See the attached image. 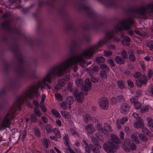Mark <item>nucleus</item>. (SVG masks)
<instances>
[{
    "mask_svg": "<svg viewBox=\"0 0 153 153\" xmlns=\"http://www.w3.org/2000/svg\"><path fill=\"white\" fill-rule=\"evenodd\" d=\"M130 140L129 139H126L123 144L122 148L126 152H128L130 151V149L127 146H129L132 150H135L136 149V146L133 143L130 144Z\"/></svg>",
    "mask_w": 153,
    "mask_h": 153,
    "instance_id": "nucleus-6",
    "label": "nucleus"
},
{
    "mask_svg": "<svg viewBox=\"0 0 153 153\" xmlns=\"http://www.w3.org/2000/svg\"><path fill=\"white\" fill-rule=\"evenodd\" d=\"M132 116L135 118L137 120L140 119V118L139 117L138 114L137 113H133L132 114Z\"/></svg>",
    "mask_w": 153,
    "mask_h": 153,
    "instance_id": "nucleus-63",
    "label": "nucleus"
},
{
    "mask_svg": "<svg viewBox=\"0 0 153 153\" xmlns=\"http://www.w3.org/2000/svg\"><path fill=\"white\" fill-rule=\"evenodd\" d=\"M127 83L128 86L130 87H133L134 86V84L133 82L130 80L127 81Z\"/></svg>",
    "mask_w": 153,
    "mask_h": 153,
    "instance_id": "nucleus-57",
    "label": "nucleus"
},
{
    "mask_svg": "<svg viewBox=\"0 0 153 153\" xmlns=\"http://www.w3.org/2000/svg\"><path fill=\"white\" fill-rule=\"evenodd\" d=\"M61 87H62L61 86H60L58 84L57 85H56L55 86V89L56 90H59L61 89Z\"/></svg>",
    "mask_w": 153,
    "mask_h": 153,
    "instance_id": "nucleus-64",
    "label": "nucleus"
},
{
    "mask_svg": "<svg viewBox=\"0 0 153 153\" xmlns=\"http://www.w3.org/2000/svg\"><path fill=\"white\" fill-rule=\"evenodd\" d=\"M43 143L45 145L46 148H48V140L46 138H44L42 140Z\"/></svg>",
    "mask_w": 153,
    "mask_h": 153,
    "instance_id": "nucleus-37",
    "label": "nucleus"
},
{
    "mask_svg": "<svg viewBox=\"0 0 153 153\" xmlns=\"http://www.w3.org/2000/svg\"><path fill=\"white\" fill-rule=\"evenodd\" d=\"M147 81V77L146 75L142 76L140 79L136 81V85L140 87L143 84H145Z\"/></svg>",
    "mask_w": 153,
    "mask_h": 153,
    "instance_id": "nucleus-9",
    "label": "nucleus"
},
{
    "mask_svg": "<svg viewBox=\"0 0 153 153\" xmlns=\"http://www.w3.org/2000/svg\"><path fill=\"white\" fill-rule=\"evenodd\" d=\"M134 106L135 109H138L141 107V104L139 102H137L134 105Z\"/></svg>",
    "mask_w": 153,
    "mask_h": 153,
    "instance_id": "nucleus-43",
    "label": "nucleus"
},
{
    "mask_svg": "<svg viewBox=\"0 0 153 153\" xmlns=\"http://www.w3.org/2000/svg\"><path fill=\"white\" fill-rule=\"evenodd\" d=\"M99 105L100 107L103 109H107L108 108V101L107 98H103L100 101Z\"/></svg>",
    "mask_w": 153,
    "mask_h": 153,
    "instance_id": "nucleus-7",
    "label": "nucleus"
},
{
    "mask_svg": "<svg viewBox=\"0 0 153 153\" xmlns=\"http://www.w3.org/2000/svg\"><path fill=\"white\" fill-rule=\"evenodd\" d=\"M74 96L76 99L77 102L79 103L82 102L84 99V97L82 92L77 93L75 91L74 93Z\"/></svg>",
    "mask_w": 153,
    "mask_h": 153,
    "instance_id": "nucleus-10",
    "label": "nucleus"
},
{
    "mask_svg": "<svg viewBox=\"0 0 153 153\" xmlns=\"http://www.w3.org/2000/svg\"><path fill=\"white\" fill-rule=\"evenodd\" d=\"M41 119L43 122L45 123H46L48 122V120L47 117L45 116H42Z\"/></svg>",
    "mask_w": 153,
    "mask_h": 153,
    "instance_id": "nucleus-61",
    "label": "nucleus"
},
{
    "mask_svg": "<svg viewBox=\"0 0 153 153\" xmlns=\"http://www.w3.org/2000/svg\"><path fill=\"white\" fill-rule=\"evenodd\" d=\"M76 85L81 87V90L86 95L87 92L90 90L91 87V85L90 80L88 79H86L85 80V85H83L82 81L80 79H77L75 81Z\"/></svg>",
    "mask_w": 153,
    "mask_h": 153,
    "instance_id": "nucleus-5",
    "label": "nucleus"
},
{
    "mask_svg": "<svg viewBox=\"0 0 153 153\" xmlns=\"http://www.w3.org/2000/svg\"><path fill=\"white\" fill-rule=\"evenodd\" d=\"M64 140V143L65 145H68V144L69 138L68 135L67 134H65L63 137Z\"/></svg>",
    "mask_w": 153,
    "mask_h": 153,
    "instance_id": "nucleus-28",
    "label": "nucleus"
},
{
    "mask_svg": "<svg viewBox=\"0 0 153 153\" xmlns=\"http://www.w3.org/2000/svg\"><path fill=\"white\" fill-rule=\"evenodd\" d=\"M3 26L9 30L11 29L9 22L8 21L4 22L3 24Z\"/></svg>",
    "mask_w": 153,
    "mask_h": 153,
    "instance_id": "nucleus-18",
    "label": "nucleus"
},
{
    "mask_svg": "<svg viewBox=\"0 0 153 153\" xmlns=\"http://www.w3.org/2000/svg\"><path fill=\"white\" fill-rule=\"evenodd\" d=\"M55 97L59 101H62V97L60 94H57L55 95Z\"/></svg>",
    "mask_w": 153,
    "mask_h": 153,
    "instance_id": "nucleus-49",
    "label": "nucleus"
},
{
    "mask_svg": "<svg viewBox=\"0 0 153 153\" xmlns=\"http://www.w3.org/2000/svg\"><path fill=\"white\" fill-rule=\"evenodd\" d=\"M34 114L35 115L38 117H40L42 116V114L40 111L36 108H35L34 110Z\"/></svg>",
    "mask_w": 153,
    "mask_h": 153,
    "instance_id": "nucleus-27",
    "label": "nucleus"
},
{
    "mask_svg": "<svg viewBox=\"0 0 153 153\" xmlns=\"http://www.w3.org/2000/svg\"><path fill=\"white\" fill-rule=\"evenodd\" d=\"M108 62L112 67H114L115 66V64L112 60L111 59H108Z\"/></svg>",
    "mask_w": 153,
    "mask_h": 153,
    "instance_id": "nucleus-58",
    "label": "nucleus"
},
{
    "mask_svg": "<svg viewBox=\"0 0 153 153\" xmlns=\"http://www.w3.org/2000/svg\"><path fill=\"white\" fill-rule=\"evenodd\" d=\"M121 54L123 59H127L128 58V57L127 52L125 50H123L122 51Z\"/></svg>",
    "mask_w": 153,
    "mask_h": 153,
    "instance_id": "nucleus-29",
    "label": "nucleus"
},
{
    "mask_svg": "<svg viewBox=\"0 0 153 153\" xmlns=\"http://www.w3.org/2000/svg\"><path fill=\"white\" fill-rule=\"evenodd\" d=\"M118 87L122 89L125 88V85L123 82L121 80H120L118 82Z\"/></svg>",
    "mask_w": 153,
    "mask_h": 153,
    "instance_id": "nucleus-32",
    "label": "nucleus"
},
{
    "mask_svg": "<svg viewBox=\"0 0 153 153\" xmlns=\"http://www.w3.org/2000/svg\"><path fill=\"white\" fill-rule=\"evenodd\" d=\"M117 101L123 102L124 101L125 99L122 95L118 96L116 98Z\"/></svg>",
    "mask_w": 153,
    "mask_h": 153,
    "instance_id": "nucleus-48",
    "label": "nucleus"
},
{
    "mask_svg": "<svg viewBox=\"0 0 153 153\" xmlns=\"http://www.w3.org/2000/svg\"><path fill=\"white\" fill-rule=\"evenodd\" d=\"M45 128L47 132L48 133L51 132L52 131V128L50 125H47L45 126Z\"/></svg>",
    "mask_w": 153,
    "mask_h": 153,
    "instance_id": "nucleus-41",
    "label": "nucleus"
},
{
    "mask_svg": "<svg viewBox=\"0 0 153 153\" xmlns=\"http://www.w3.org/2000/svg\"><path fill=\"white\" fill-rule=\"evenodd\" d=\"M68 88L71 92H73V88L72 84L71 83H69L68 85Z\"/></svg>",
    "mask_w": 153,
    "mask_h": 153,
    "instance_id": "nucleus-53",
    "label": "nucleus"
},
{
    "mask_svg": "<svg viewBox=\"0 0 153 153\" xmlns=\"http://www.w3.org/2000/svg\"><path fill=\"white\" fill-rule=\"evenodd\" d=\"M148 121L147 126L150 128L153 127V120L150 117H148L147 119Z\"/></svg>",
    "mask_w": 153,
    "mask_h": 153,
    "instance_id": "nucleus-16",
    "label": "nucleus"
},
{
    "mask_svg": "<svg viewBox=\"0 0 153 153\" xmlns=\"http://www.w3.org/2000/svg\"><path fill=\"white\" fill-rule=\"evenodd\" d=\"M104 129L102 133H104L105 134H108L111 130V128L110 126L107 123H105L104 125Z\"/></svg>",
    "mask_w": 153,
    "mask_h": 153,
    "instance_id": "nucleus-12",
    "label": "nucleus"
},
{
    "mask_svg": "<svg viewBox=\"0 0 153 153\" xmlns=\"http://www.w3.org/2000/svg\"><path fill=\"white\" fill-rule=\"evenodd\" d=\"M61 107L64 109H66L68 108V104L66 102H63L61 105Z\"/></svg>",
    "mask_w": 153,
    "mask_h": 153,
    "instance_id": "nucleus-39",
    "label": "nucleus"
},
{
    "mask_svg": "<svg viewBox=\"0 0 153 153\" xmlns=\"http://www.w3.org/2000/svg\"><path fill=\"white\" fill-rule=\"evenodd\" d=\"M96 136L97 138L100 140L103 141L104 140V138L102 136L98 133H97L96 134Z\"/></svg>",
    "mask_w": 153,
    "mask_h": 153,
    "instance_id": "nucleus-50",
    "label": "nucleus"
},
{
    "mask_svg": "<svg viewBox=\"0 0 153 153\" xmlns=\"http://www.w3.org/2000/svg\"><path fill=\"white\" fill-rule=\"evenodd\" d=\"M66 100L68 103L69 108L70 109L71 108L70 106L73 103L74 101V98L72 96H70L67 98Z\"/></svg>",
    "mask_w": 153,
    "mask_h": 153,
    "instance_id": "nucleus-14",
    "label": "nucleus"
},
{
    "mask_svg": "<svg viewBox=\"0 0 153 153\" xmlns=\"http://www.w3.org/2000/svg\"><path fill=\"white\" fill-rule=\"evenodd\" d=\"M153 72L152 70L151 69H149L148 71V76L149 78H150L153 75Z\"/></svg>",
    "mask_w": 153,
    "mask_h": 153,
    "instance_id": "nucleus-52",
    "label": "nucleus"
},
{
    "mask_svg": "<svg viewBox=\"0 0 153 153\" xmlns=\"http://www.w3.org/2000/svg\"><path fill=\"white\" fill-rule=\"evenodd\" d=\"M146 45L150 49H153V40H150L146 44Z\"/></svg>",
    "mask_w": 153,
    "mask_h": 153,
    "instance_id": "nucleus-36",
    "label": "nucleus"
},
{
    "mask_svg": "<svg viewBox=\"0 0 153 153\" xmlns=\"http://www.w3.org/2000/svg\"><path fill=\"white\" fill-rule=\"evenodd\" d=\"M137 17L146 19L149 16L153 17V3H150L137 9L134 12Z\"/></svg>",
    "mask_w": 153,
    "mask_h": 153,
    "instance_id": "nucleus-3",
    "label": "nucleus"
},
{
    "mask_svg": "<svg viewBox=\"0 0 153 153\" xmlns=\"http://www.w3.org/2000/svg\"><path fill=\"white\" fill-rule=\"evenodd\" d=\"M120 123L122 124H124L126 121H127L128 119L126 117L122 118L120 120Z\"/></svg>",
    "mask_w": 153,
    "mask_h": 153,
    "instance_id": "nucleus-47",
    "label": "nucleus"
},
{
    "mask_svg": "<svg viewBox=\"0 0 153 153\" xmlns=\"http://www.w3.org/2000/svg\"><path fill=\"white\" fill-rule=\"evenodd\" d=\"M120 121L119 120H116V125L118 129H120L121 126V125L120 123Z\"/></svg>",
    "mask_w": 153,
    "mask_h": 153,
    "instance_id": "nucleus-60",
    "label": "nucleus"
},
{
    "mask_svg": "<svg viewBox=\"0 0 153 153\" xmlns=\"http://www.w3.org/2000/svg\"><path fill=\"white\" fill-rule=\"evenodd\" d=\"M141 128H142V131L143 133L149 136H152L151 132L148 129L146 128H144L143 127Z\"/></svg>",
    "mask_w": 153,
    "mask_h": 153,
    "instance_id": "nucleus-24",
    "label": "nucleus"
},
{
    "mask_svg": "<svg viewBox=\"0 0 153 153\" xmlns=\"http://www.w3.org/2000/svg\"><path fill=\"white\" fill-rule=\"evenodd\" d=\"M41 108L43 112L45 113L47 111L45 107L43 104H40Z\"/></svg>",
    "mask_w": 153,
    "mask_h": 153,
    "instance_id": "nucleus-55",
    "label": "nucleus"
},
{
    "mask_svg": "<svg viewBox=\"0 0 153 153\" xmlns=\"http://www.w3.org/2000/svg\"><path fill=\"white\" fill-rule=\"evenodd\" d=\"M134 23V20L130 18H128L123 20L120 24L115 27L114 31L107 32L105 37L102 40H100L96 44L89 46L88 49L83 51L81 53H79L77 55H80L81 58L85 61L83 57L90 58L94 53H96L98 48L105 44L109 42L111 39L117 42H119L120 39L114 37V33L115 32L121 31L123 29L126 30L130 29L131 25Z\"/></svg>",
    "mask_w": 153,
    "mask_h": 153,
    "instance_id": "nucleus-2",
    "label": "nucleus"
},
{
    "mask_svg": "<svg viewBox=\"0 0 153 153\" xmlns=\"http://www.w3.org/2000/svg\"><path fill=\"white\" fill-rule=\"evenodd\" d=\"M137 97L136 96H134L130 99V102L134 105L137 102Z\"/></svg>",
    "mask_w": 153,
    "mask_h": 153,
    "instance_id": "nucleus-44",
    "label": "nucleus"
},
{
    "mask_svg": "<svg viewBox=\"0 0 153 153\" xmlns=\"http://www.w3.org/2000/svg\"><path fill=\"white\" fill-rule=\"evenodd\" d=\"M91 80L94 83H96L98 82L97 79L94 76H91Z\"/></svg>",
    "mask_w": 153,
    "mask_h": 153,
    "instance_id": "nucleus-62",
    "label": "nucleus"
},
{
    "mask_svg": "<svg viewBox=\"0 0 153 153\" xmlns=\"http://www.w3.org/2000/svg\"><path fill=\"white\" fill-rule=\"evenodd\" d=\"M60 112L62 115L65 118L68 119L70 118V116L68 112L64 111H61Z\"/></svg>",
    "mask_w": 153,
    "mask_h": 153,
    "instance_id": "nucleus-22",
    "label": "nucleus"
},
{
    "mask_svg": "<svg viewBox=\"0 0 153 153\" xmlns=\"http://www.w3.org/2000/svg\"><path fill=\"white\" fill-rule=\"evenodd\" d=\"M149 110V108L148 106H144L141 108L140 111L141 113H144L148 111Z\"/></svg>",
    "mask_w": 153,
    "mask_h": 153,
    "instance_id": "nucleus-31",
    "label": "nucleus"
},
{
    "mask_svg": "<svg viewBox=\"0 0 153 153\" xmlns=\"http://www.w3.org/2000/svg\"><path fill=\"white\" fill-rule=\"evenodd\" d=\"M85 130L88 134H92L95 131L93 125L91 124H89L86 126Z\"/></svg>",
    "mask_w": 153,
    "mask_h": 153,
    "instance_id": "nucleus-11",
    "label": "nucleus"
},
{
    "mask_svg": "<svg viewBox=\"0 0 153 153\" xmlns=\"http://www.w3.org/2000/svg\"><path fill=\"white\" fill-rule=\"evenodd\" d=\"M116 62L120 64H123L124 63V60L120 56H117L115 58Z\"/></svg>",
    "mask_w": 153,
    "mask_h": 153,
    "instance_id": "nucleus-15",
    "label": "nucleus"
},
{
    "mask_svg": "<svg viewBox=\"0 0 153 153\" xmlns=\"http://www.w3.org/2000/svg\"><path fill=\"white\" fill-rule=\"evenodd\" d=\"M51 112L56 117L59 118L61 117V115L59 112L57 111L54 109H52L51 110Z\"/></svg>",
    "mask_w": 153,
    "mask_h": 153,
    "instance_id": "nucleus-23",
    "label": "nucleus"
},
{
    "mask_svg": "<svg viewBox=\"0 0 153 153\" xmlns=\"http://www.w3.org/2000/svg\"><path fill=\"white\" fill-rule=\"evenodd\" d=\"M130 138L133 141L135 142L136 143L138 144L139 143L138 138L134 135L132 134L130 137Z\"/></svg>",
    "mask_w": 153,
    "mask_h": 153,
    "instance_id": "nucleus-30",
    "label": "nucleus"
},
{
    "mask_svg": "<svg viewBox=\"0 0 153 153\" xmlns=\"http://www.w3.org/2000/svg\"><path fill=\"white\" fill-rule=\"evenodd\" d=\"M66 83L65 80L64 79H61L58 80V84L62 87L64 86Z\"/></svg>",
    "mask_w": 153,
    "mask_h": 153,
    "instance_id": "nucleus-26",
    "label": "nucleus"
},
{
    "mask_svg": "<svg viewBox=\"0 0 153 153\" xmlns=\"http://www.w3.org/2000/svg\"><path fill=\"white\" fill-rule=\"evenodd\" d=\"M141 74L139 72L135 73L134 75V77L136 78H138L141 76Z\"/></svg>",
    "mask_w": 153,
    "mask_h": 153,
    "instance_id": "nucleus-54",
    "label": "nucleus"
},
{
    "mask_svg": "<svg viewBox=\"0 0 153 153\" xmlns=\"http://www.w3.org/2000/svg\"><path fill=\"white\" fill-rule=\"evenodd\" d=\"M33 130L35 135L38 137H40V134L39 129L37 128H35Z\"/></svg>",
    "mask_w": 153,
    "mask_h": 153,
    "instance_id": "nucleus-34",
    "label": "nucleus"
},
{
    "mask_svg": "<svg viewBox=\"0 0 153 153\" xmlns=\"http://www.w3.org/2000/svg\"><path fill=\"white\" fill-rule=\"evenodd\" d=\"M144 127L143 123L140 119L136 121L134 123V127L135 128H140Z\"/></svg>",
    "mask_w": 153,
    "mask_h": 153,
    "instance_id": "nucleus-13",
    "label": "nucleus"
},
{
    "mask_svg": "<svg viewBox=\"0 0 153 153\" xmlns=\"http://www.w3.org/2000/svg\"><path fill=\"white\" fill-rule=\"evenodd\" d=\"M70 132L73 135H78V134L77 132L75 130V129L71 128L70 129Z\"/></svg>",
    "mask_w": 153,
    "mask_h": 153,
    "instance_id": "nucleus-45",
    "label": "nucleus"
},
{
    "mask_svg": "<svg viewBox=\"0 0 153 153\" xmlns=\"http://www.w3.org/2000/svg\"><path fill=\"white\" fill-rule=\"evenodd\" d=\"M100 67L102 69H104L105 71H108L109 70V68L105 64H102L100 66Z\"/></svg>",
    "mask_w": 153,
    "mask_h": 153,
    "instance_id": "nucleus-38",
    "label": "nucleus"
},
{
    "mask_svg": "<svg viewBox=\"0 0 153 153\" xmlns=\"http://www.w3.org/2000/svg\"><path fill=\"white\" fill-rule=\"evenodd\" d=\"M129 58L130 61L132 62H134L136 59L133 53H132L129 55Z\"/></svg>",
    "mask_w": 153,
    "mask_h": 153,
    "instance_id": "nucleus-40",
    "label": "nucleus"
},
{
    "mask_svg": "<svg viewBox=\"0 0 153 153\" xmlns=\"http://www.w3.org/2000/svg\"><path fill=\"white\" fill-rule=\"evenodd\" d=\"M53 132L57 138H60L61 136L58 129L56 128H55L53 130Z\"/></svg>",
    "mask_w": 153,
    "mask_h": 153,
    "instance_id": "nucleus-20",
    "label": "nucleus"
},
{
    "mask_svg": "<svg viewBox=\"0 0 153 153\" xmlns=\"http://www.w3.org/2000/svg\"><path fill=\"white\" fill-rule=\"evenodd\" d=\"M100 75L101 77L105 79L106 78L107 74L104 70H102L100 72Z\"/></svg>",
    "mask_w": 153,
    "mask_h": 153,
    "instance_id": "nucleus-33",
    "label": "nucleus"
},
{
    "mask_svg": "<svg viewBox=\"0 0 153 153\" xmlns=\"http://www.w3.org/2000/svg\"><path fill=\"white\" fill-rule=\"evenodd\" d=\"M96 61L99 64L103 63L105 62V59L102 56H99L97 58Z\"/></svg>",
    "mask_w": 153,
    "mask_h": 153,
    "instance_id": "nucleus-17",
    "label": "nucleus"
},
{
    "mask_svg": "<svg viewBox=\"0 0 153 153\" xmlns=\"http://www.w3.org/2000/svg\"><path fill=\"white\" fill-rule=\"evenodd\" d=\"M30 119L32 121L35 122L37 121V118L33 114H32L30 116Z\"/></svg>",
    "mask_w": 153,
    "mask_h": 153,
    "instance_id": "nucleus-51",
    "label": "nucleus"
},
{
    "mask_svg": "<svg viewBox=\"0 0 153 153\" xmlns=\"http://www.w3.org/2000/svg\"><path fill=\"white\" fill-rule=\"evenodd\" d=\"M80 56L76 55L75 56L70 57L57 65L52 67L42 80L28 87L23 94L17 99L5 117L1 125V128L4 129L6 127H9L11 123L10 120L14 117L15 112L16 110L21 109V104L26 101L28 98H33V94L37 97L39 96L38 92L39 88H44L46 86L48 89L51 88V86L46 84V82H51L52 79L55 76H61L65 72H69L71 69H73L74 72H76L78 69L77 63L82 67H84L85 61L80 58Z\"/></svg>",
    "mask_w": 153,
    "mask_h": 153,
    "instance_id": "nucleus-1",
    "label": "nucleus"
},
{
    "mask_svg": "<svg viewBox=\"0 0 153 153\" xmlns=\"http://www.w3.org/2000/svg\"><path fill=\"white\" fill-rule=\"evenodd\" d=\"M96 129L97 131L102 132L103 128L102 124L100 123H97L96 125Z\"/></svg>",
    "mask_w": 153,
    "mask_h": 153,
    "instance_id": "nucleus-25",
    "label": "nucleus"
},
{
    "mask_svg": "<svg viewBox=\"0 0 153 153\" xmlns=\"http://www.w3.org/2000/svg\"><path fill=\"white\" fill-rule=\"evenodd\" d=\"M120 143L119 139L115 135H111V140L108 141V144H104V149L108 153H114V151L119 148L118 144Z\"/></svg>",
    "mask_w": 153,
    "mask_h": 153,
    "instance_id": "nucleus-4",
    "label": "nucleus"
},
{
    "mask_svg": "<svg viewBox=\"0 0 153 153\" xmlns=\"http://www.w3.org/2000/svg\"><path fill=\"white\" fill-rule=\"evenodd\" d=\"M139 136L140 138L143 141H146L147 140V138L146 137L142 134H140Z\"/></svg>",
    "mask_w": 153,
    "mask_h": 153,
    "instance_id": "nucleus-42",
    "label": "nucleus"
},
{
    "mask_svg": "<svg viewBox=\"0 0 153 153\" xmlns=\"http://www.w3.org/2000/svg\"><path fill=\"white\" fill-rule=\"evenodd\" d=\"M92 70L94 72H97L99 71V68L98 67L94 66L92 68Z\"/></svg>",
    "mask_w": 153,
    "mask_h": 153,
    "instance_id": "nucleus-59",
    "label": "nucleus"
},
{
    "mask_svg": "<svg viewBox=\"0 0 153 153\" xmlns=\"http://www.w3.org/2000/svg\"><path fill=\"white\" fill-rule=\"evenodd\" d=\"M64 151L65 153H75L71 148L69 147L68 149H64Z\"/></svg>",
    "mask_w": 153,
    "mask_h": 153,
    "instance_id": "nucleus-35",
    "label": "nucleus"
},
{
    "mask_svg": "<svg viewBox=\"0 0 153 153\" xmlns=\"http://www.w3.org/2000/svg\"><path fill=\"white\" fill-rule=\"evenodd\" d=\"M112 54V52L110 51H105L104 52V56H109Z\"/></svg>",
    "mask_w": 153,
    "mask_h": 153,
    "instance_id": "nucleus-46",
    "label": "nucleus"
},
{
    "mask_svg": "<svg viewBox=\"0 0 153 153\" xmlns=\"http://www.w3.org/2000/svg\"><path fill=\"white\" fill-rule=\"evenodd\" d=\"M45 98V94H43L41 98V100L40 102V104H43V103L44 102Z\"/></svg>",
    "mask_w": 153,
    "mask_h": 153,
    "instance_id": "nucleus-56",
    "label": "nucleus"
},
{
    "mask_svg": "<svg viewBox=\"0 0 153 153\" xmlns=\"http://www.w3.org/2000/svg\"><path fill=\"white\" fill-rule=\"evenodd\" d=\"M130 39L129 37L126 36L124 38V40L122 41V42L124 45H128L130 44Z\"/></svg>",
    "mask_w": 153,
    "mask_h": 153,
    "instance_id": "nucleus-19",
    "label": "nucleus"
},
{
    "mask_svg": "<svg viewBox=\"0 0 153 153\" xmlns=\"http://www.w3.org/2000/svg\"><path fill=\"white\" fill-rule=\"evenodd\" d=\"M91 139L93 143L95 145L97 146L98 148H101V147L100 145L98 143V141L94 137H91Z\"/></svg>",
    "mask_w": 153,
    "mask_h": 153,
    "instance_id": "nucleus-21",
    "label": "nucleus"
},
{
    "mask_svg": "<svg viewBox=\"0 0 153 153\" xmlns=\"http://www.w3.org/2000/svg\"><path fill=\"white\" fill-rule=\"evenodd\" d=\"M130 108V106L128 104L126 103H123L120 106V112L124 114H126L128 112Z\"/></svg>",
    "mask_w": 153,
    "mask_h": 153,
    "instance_id": "nucleus-8",
    "label": "nucleus"
}]
</instances>
